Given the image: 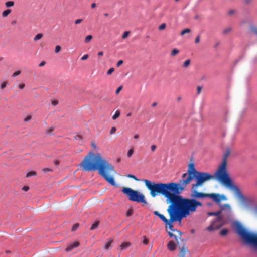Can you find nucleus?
<instances>
[{
    "mask_svg": "<svg viewBox=\"0 0 257 257\" xmlns=\"http://www.w3.org/2000/svg\"><path fill=\"white\" fill-rule=\"evenodd\" d=\"M179 53V50L175 48L173 49L171 52V55L172 56H175Z\"/></svg>",
    "mask_w": 257,
    "mask_h": 257,
    "instance_id": "nucleus-17",
    "label": "nucleus"
},
{
    "mask_svg": "<svg viewBox=\"0 0 257 257\" xmlns=\"http://www.w3.org/2000/svg\"><path fill=\"white\" fill-rule=\"evenodd\" d=\"M54 130V128L53 127H50L49 128H48L47 130H46V133L47 134H50L52 132H53Z\"/></svg>",
    "mask_w": 257,
    "mask_h": 257,
    "instance_id": "nucleus-43",
    "label": "nucleus"
},
{
    "mask_svg": "<svg viewBox=\"0 0 257 257\" xmlns=\"http://www.w3.org/2000/svg\"><path fill=\"white\" fill-rule=\"evenodd\" d=\"M89 56L88 54L84 55L81 58L82 60H85L88 58Z\"/></svg>",
    "mask_w": 257,
    "mask_h": 257,
    "instance_id": "nucleus-42",
    "label": "nucleus"
},
{
    "mask_svg": "<svg viewBox=\"0 0 257 257\" xmlns=\"http://www.w3.org/2000/svg\"><path fill=\"white\" fill-rule=\"evenodd\" d=\"M169 235L170 237H174V239L176 240L177 242L178 243V239L176 235H174L173 233H171L170 231H168Z\"/></svg>",
    "mask_w": 257,
    "mask_h": 257,
    "instance_id": "nucleus-32",
    "label": "nucleus"
},
{
    "mask_svg": "<svg viewBox=\"0 0 257 257\" xmlns=\"http://www.w3.org/2000/svg\"><path fill=\"white\" fill-rule=\"evenodd\" d=\"M116 131V128L115 127H112L110 131V134L113 135L115 133Z\"/></svg>",
    "mask_w": 257,
    "mask_h": 257,
    "instance_id": "nucleus-35",
    "label": "nucleus"
},
{
    "mask_svg": "<svg viewBox=\"0 0 257 257\" xmlns=\"http://www.w3.org/2000/svg\"><path fill=\"white\" fill-rule=\"evenodd\" d=\"M166 27V24L165 23H163L161 25H160L159 27V30H162L164 29Z\"/></svg>",
    "mask_w": 257,
    "mask_h": 257,
    "instance_id": "nucleus-36",
    "label": "nucleus"
},
{
    "mask_svg": "<svg viewBox=\"0 0 257 257\" xmlns=\"http://www.w3.org/2000/svg\"><path fill=\"white\" fill-rule=\"evenodd\" d=\"M82 21V19H77L75 21V24H80V23H81Z\"/></svg>",
    "mask_w": 257,
    "mask_h": 257,
    "instance_id": "nucleus-44",
    "label": "nucleus"
},
{
    "mask_svg": "<svg viewBox=\"0 0 257 257\" xmlns=\"http://www.w3.org/2000/svg\"><path fill=\"white\" fill-rule=\"evenodd\" d=\"M36 174H37V173L35 171L29 172L26 174V177H27V178L33 176H35V175H36Z\"/></svg>",
    "mask_w": 257,
    "mask_h": 257,
    "instance_id": "nucleus-23",
    "label": "nucleus"
},
{
    "mask_svg": "<svg viewBox=\"0 0 257 257\" xmlns=\"http://www.w3.org/2000/svg\"><path fill=\"white\" fill-rule=\"evenodd\" d=\"M85 171L98 170L99 174L110 184L116 185L113 176L111 173H116L113 166L103 159L100 153L90 152L80 164Z\"/></svg>",
    "mask_w": 257,
    "mask_h": 257,
    "instance_id": "nucleus-2",
    "label": "nucleus"
},
{
    "mask_svg": "<svg viewBox=\"0 0 257 257\" xmlns=\"http://www.w3.org/2000/svg\"><path fill=\"white\" fill-rule=\"evenodd\" d=\"M121 191L126 195L130 200L138 203H147L144 195L140 192L135 191L131 188L123 187Z\"/></svg>",
    "mask_w": 257,
    "mask_h": 257,
    "instance_id": "nucleus-7",
    "label": "nucleus"
},
{
    "mask_svg": "<svg viewBox=\"0 0 257 257\" xmlns=\"http://www.w3.org/2000/svg\"><path fill=\"white\" fill-rule=\"evenodd\" d=\"M112 242V240H109V241H108L105 244V248L106 249H108L109 247L111 246Z\"/></svg>",
    "mask_w": 257,
    "mask_h": 257,
    "instance_id": "nucleus-25",
    "label": "nucleus"
},
{
    "mask_svg": "<svg viewBox=\"0 0 257 257\" xmlns=\"http://www.w3.org/2000/svg\"><path fill=\"white\" fill-rule=\"evenodd\" d=\"M230 30H231L230 28H226L224 30L223 33L225 34L229 32Z\"/></svg>",
    "mask_w": 257,
    "mask_h": 257,
    "instance_id": "nucleus-46",
    "label": "nucleus"
},
{
    "mask_svg": "<svg viewBox=\"0 0 257 257\" xmlns=\"http://www.w3.org/2000/svg\"><path fill=\"white\" fill-rule=\"evenodd\" d=\"M227 231H228L227 229H223L220 231V234L221 235H225L227 234Z\"/></svg>",
    "mask_w": 257,
    "mask_h": 257,
    "instance_id": "nucleus-31",
    "label": "nucleus"
},
{
    "mask_svg": "<svg viewBox=\"0 0 257 257\" xmlns=\"http://www.w3.org/2000/svg\"><path fill=\"white\" fill-rule=\"evenodd\" d=\"M170 205L167 209V212L170 219H167L163 215L158 211H154V214L158 216L166 224V227H169L172 231L173 222H179L181 223L183 218L189 216L191 213L194 212L198 206H201L202 203L199 201L179 202L174 203L170 202Z\"/></svg>",
    "mask_w": 257,
    "mask_h": 257,
    "instance_id": "nucleus-1",
    "label": "nucleus"
},
{
    "mask_svg": "<svg viewBox=\"0 0 257 257\" xmlns=\"http://www.w3.org/2000/svg\"><path fill=\"white\" fill-rule=\"evenodd\" d=\"M199 41H200V37H199V36H198L197 37H196V38L195 39V42L196 43H198L199 42Z\"/></svg>",
    "mask_w": 257,
    "mask_h": 257,
    "instance_id": "nucleus-50",
    "label": "nucleus"
},
{
    "mask_svg": "<svg viewBox=\"0 0 257 257\" xmlns=\"http://www.w3.org/2000/svg\"><path fill=\"white\" fill-rule=\"evenodd\" d=\"M92 146L95 149H97V147L96 146V145L94 144V143H92Z\"/></svg>",
    "mask_w": 257,
    "mask_h": 257,
    "instance_id": "nucleus-58",
    "label": "nucleus"
},
{
    "mask_svg": "<svg viewBox=\"0 0 257 257\" xmlns=\"http://www.w3.org/2000/svg\"><path fill=\"white\" fill-rule=\"evenodd\" d=\"M134 153V149L133 148H131L130 149L128 152H127V156L128 157H130L132 154H133Z\"/></svg>",
    "mask_w": 257,
    "mask_h": 257,
    "instance_id": "nucleus-27",
    "label": "nucleus"
},
{
    "mask_svg": "<svg viewBox=\"0 0 257 257\" xmlns=\"http://www.w3.org/2000/svg\"><path fill=\"white\" fill-rule=\"evenodd\" d=\"M61 49V47L59 45H57L55 48V52L56 53H59Z\"/></svg>",
    "mask_w": 257,
    "mask_h": 257,
    "instance_id": "nucleus-30",
    "label": "nucleus"
},
{
    "mask_svg": "<svg viewBox=\"0 0 257 257\" xmlns=\"http://www.w3.org/2000/svg\"><path fill=\"white\" fill-rule=\"evenodd\" d=\"M216 177L215 175H213L207 172H198L194 177L196 183L192 185V189L196 190L199 186H201L206 181L212 180Z\"/></svg>",
    "mask_w": 257,
    "mask_h": 257,
    "instance_id": "nucleus-8",
    "label": "nucleus"
},
{
    "mask_svg": "<svg viewBox=\"0 0 257 257\" xmlns=\"http://www.w3.org/2000/svg\"><path fill=\"white\" fill-rule=\"evenodd\" d=\"M11 13V10L10 9H7L3 12L2 15L3 17H6Z\"/></svg>",
    "mask_w": 257,
    "mask_h": 257,
    "instance_id": "nucleus-15",
    "label": "nucleus"
},
{
    "mask_svg": "<svg viewBox=\"0 0 257 257\" xmlns=\"http://www.w3.org/2000/svg\"><path fill=\"white\" fill-rule=\"evenodd\" d=\"M130 246V243L123 242L120 245V248L122 250L126 249Z\"/></svg>",
    "mask_w": 257,
    "mask_h": 257,
    "instance_id": "nucleus-14",
    "label": "nucleus"
},
{
    "mask_svg": "<svg viewBox=\"0 0 257 257\" xmlns=\"http://www.w3.org/2000/svg\"><path fill=\"white\" fill-rule=\"evenodd\" d=\"M31 118L32 116L30 115H29L24 118V120L25 122H28L31 119Z\"/></svg>",
    "mask_w": 257,
    "mask_h": 257,
    "instance_id": "nucleus-33",
    "label": "nucleus"
},
{
    "mask_svg": "<svg viewBox=\"0 0 257 257\" xmlns=\"http://www.w3.org/2000/svg\"><path fill=\"white\" fill-rule=\"evenodd\" d=\"M79 245V242L78 241H74L72 243H70L67 244V246L65 249V251L69 252L73 250L74 248L78 247Z\"/></svg>",
    "mask_w": 257,
    "mask_h": 257,
    "instance_id": "nucleus-11",
    "label": "nucleus"
},
{
    "mask_svg": "<svg viewBox=\"0 0 257 257\" xmlns=\"http://www.w3.org/2000/svg\"><path fill=\"white\" fill-rule=\"evenodd\" d=\"M255 214L256 216H257V207L255 209Z\"/></svg>",
    "mask_w": 257,
    "mask_h": 257,
    "instance_id": "nucleus-62",
    "label": "nucleus"
},
{
    "mask_svg": "<svg viewBox=\"0 0 257 257\" xmlns=\"http://www.w3.org/2000/svg\"><path fill=\"white\" fill-rule=\"evenodd\" d=\"M58 102L57 100H52L51 101V104L53 105V106H56L58 104Z\"/></svg>",
    "mask_w": 257,
    "mask_h": 257,
    "instance_id": "nucleus-39",
    "label": "nucleus"
},
{
    "mask_svg": "<svg viewBox=\"0 0 257 257\" xmlns=\"http://www.w3.org/2000/svg\"><path fill=\"white\" fill-rule=\"evenodd\" d=\"M79 227V224H74L73 227H72V231H75L77 229V228H78Z\"/></svg>",
    "mask_w": 257,
    "mask_h": 257,
    "instance_id": "nucleus-38",
    "label": "nucleus"
},
{
    "mask_svg": "<svg viewBox=\"0 0 257 257\" xmlns=\"http://www.w3.org/2000/svg\"><path fill=\"white\" fill-rule=\"evenodd\" d=\"M198 172H199L195 170L194 165H190L188 173L183 174L182 179L180 181V184L184 188V186L188 184L192 180L193 177L196 175V173Z\"/></svg>",
    "mask_w": 257,
    "mask_h": 257,
    "instance_id": "nucleus-10",
    "label": "nucleus"
},
{
    "mask_svg": "<svg viewBox=\"0 0 257 257\" xmlns=\"http://www.w3.org/2000/svg\"><path fill=\"white\" fill-rule=\"evenodd\" d=\"M127 177L128 178H133L136 180H138L137 178H136V177L133 175H131V174H128L127 175Z\"/></svg>",
    "mask_w": 257,
    "mask_h": 257,
    "instance_id": "nucleus-41",
    "label": "nucleus"
},
{
    "mask_svg": "<svg viewBox=\"0 0 257 257\" xmlns=\"http://www.w3.org/2000/svg\"><path fill=\"white\" fill-rule=\"evenodd\" d=\"M43 35L42 34L39 33L35 36V37L34 38V40L35 41H38V40H40V39H41L43 37Z\"/></svg>",
    "mask_w": 257,
    "mask_h": 257,
    "instance_id": "nucleus-19",
    "label": "nucleus"
},
{
    "mask_svg": "<svg viewBox=\"0 0 257 257\" xmlns=\"http://www.w3.org/2000/svg\"><path fill=\"white\" fill-rule=\"evenodd\" d=\"M190 32V30L189 29H185L181 31V35H183L186 33H188Z\"/></svg>",
    "mask_w": 257,
    "mask_h": 257,
    "instance_id": "nucleus-29",
    "label": "nucleus"
},
{
    "mask_svg": "<svg viewBox=\"0 0 257 257\" xmlns=\"http://www.w3.org/2000/svg\"><path fill=\"white\" fill-rule=\"evenodd\" d=\"M98 224H99V221H95L94 222V223L92 225L91 228H90V229L91 230H94L95 229H96L98 226Z\"/></svg>",
    "mask_w": 257,
    "mask_h": 257,
    "instance_id": "nucleus-20",
    "label": "nucleus"
},
{
    "mask_svg": "<svg viewBox=\"0 0 257 257\" xmlns=\"http://www.w3.org/2000/svg\"><path fill=\"white\" fill-rule=\"evenodd\" d=\"M156 149V145H152L151 146V151H154Z\"/></svg>",
    "mask_w": 257,
    "mask_h": 257,
    "instance_id": "nucleus-47",
    "label": "nucleus"
},
{
    "mask_svg": "<svg viewBox=\"0 0 257 257\" xmlns=\"http://www.w3.org/2000/svg\"><path fill=\"white\" fill-rule=\"evenodd\" d=\"M253 32L257 34V29L256 28H253Z\"/></svg>",
    "mask_w": 257,
    "mask_h": 257,
    "instance_id": "nucleus-60",
    "label": "nucleus"
},
{
    "mask_svg": "<svg viewBox=\"0 0 257 257\" xmlns=\"http://www.w3.org/2000/svg\"><path fill=\"white\" fill-rule=\"evenodd\" d=\"M181 97H177V100H178V101H180V100H181Z\"/></svg>",
    "mask_w": 257,
    "mask_h": 257,
    "instance_id": "nucleus-63",
    "label": "nucleus"
},
{
    "mask_svg": "<svg viewBox=\"0 0 257 257\" xmlns=\"http://www.w3.org/2000/svg\"><path fill=\"white\" fill-rule=\"evenodd\" d=\"M140 137V135L138 134H136L133 136V138L135 139H138Z\"/></svg>",
    "mask_w": 257,
    "mask_h": 257,
    "instance_id": "nucleus-52",
    "label": "nucleus"
},
{
    "mask_svg": "<svg viewBox=\"0 0 257 257\" xmlns=\"http://www.w3.org/2000/svg\"><path fill=\"white\" fill-rule=\"evenodd\" d=\"M103 55V52L102 51H100L98 53V57H100L101 56H102Z\"/></svg>",
    "mask_w": 257,
    "mask_h": 257,
    "instance_id": "nucleus-56",
    "label": "nucleus"
},
{
    "mask_svg": "<svg viewBox=\"0 0 257 257\" xmlns=\"http://www.w3.org/2000/svg\"><path fill=\"white\" fill-rule=\"evenodd\" d=\"M123 63V61L122 60H119L117 62V66L119 67V66H120Z\"/></svg>",
    "mask_w": 257,
    "mask_h": 257,
    "instance_id": "nucleus-51",
    "label": "nucleus"
},
{
    "mask_svg": "<svg viewBox=\"0 0 257 257\" xmlns=\"http://www.w3.org/2000/svg\"><path fill=\"white\" fill-rule=\"evenodd\" d=\"M230 154V150L227 148L223 156L222 160L215 172L216 178L225 187L233 192L236 196L241 200L245 198L240 192L238 187L232 181L227 170V158Z\"/></svg>",
    "mask_w": 257,
    "mask_h": 257,
    "instance_id": "nucleus-4",
    "label": "nucleus"
},
{
    "mask_svg": "<svg viewBox=\"0 0 257 257\" xmlns=\"http://www.w3.org/2000/svg\"><path fill=\"white\" fill-rule=\"evenodd\" d=\"M114 71V69L113 68H111L109 69L107 71V74L110 75L112 74V73Z\"/></svg>",
    "mask_w": 257,
    "mask_h": 257,
    "instance_id": "nucleus-40",
    "label": "nucleus"
},
{
    "mask_svg": "<svg viewBox=\"0 0 257 257\" xmlns=\"http://www.w3.org/2000/svg\"><path fill=\"white\" fill-rule=\"evenodd\" d=\"M232 227L246 243L257 247L256 235L247 231L239 222H234L232 224Z\"/></svg>",
    "mask_w": 257,
    "mask_h": 257,
    "instance_id": "nucleus-6",
    "label": "nucleus"
},
{
    "mask_svg": "<svg viewBox=\"0 0 257 257\" xmlns=\"http://www.w3.org/2000/svg\"><path fill=\"white\" fill-rule=\"evenodd\" d=\"M148 242H149L148 240L145 237H144V240H143L144 244H147L148 243Z\"/></svg>",
    "mask_w": 257,
    "mask_h": 257,
    "instance_id": "nucleus-49",
    "label": "nucleus"
},
{
    "mask_svg": "<svg viewBox=\"0 0 257 257\" xmlns=\"http://www.w3.org/2000/svg\"><path fill=\"white\" fill-rule=\"evenodd\" d=\"M21 73V70H17L15 71L12 75V76L13 77H17V76L19 75Z\"/></svg>",
    "mask_w": 257,
    "mask_h": 257,
    "instance_id": "nucleus-26",
    "label": "nucleus"
},
{
    "mask_svg": "<svg viewBox=\"0 0 257 257\" xmlns=\"http://www.w3.org/2000/svg\"><path fill=\"white\" fill-rule=\"evenodd\" d=\"M95 6H96V4L95 3H93L91 4V7L92 8H94L95 7Z\"/></svg>",
    "mask_w": 257,
    "mask_h": 257,
    "instance_id": "nucleus-59",
    "label": "nucleus"
},
{
    "mask_svg": "<svg viewBox=\"0 0 257 257\" xmlns=\"http://www.w3.org/2000/svg\"><path fill=\"white\" fill-rule=\"evenodd\" d=\"M43 171L44 172H52L53 171V169H51V168H44L43 169Z\"/></svg>",
    "mask_w": 257,
    "mask_h": 257,
    "instance_id": "nucleus-37",
    "label": "nucleus"
},
{
    "mask_svg": "<svg viewBox=\"0 0 257 257\" xmlns=\"http://www.w3.org/2000/svg\"><path fill=\"white\" fill-rule=\"evenodd\" d=\"M92 39V36L91 35H89L85 37V42L86 43H88Z\"/></svg>",
    "mask_w": 257,
    "mask_h": 257,
    "instance_id": "nucleus-24",
    "label": "nucleus"
},
{
    "mask_svg": "<svg viewBox=\"0 0 257 257\" xmlns=\"http://www.w3.org/2000/svg\"><path fill=\"white\" fill-rule=\"evenodd\" d=\"M156 105H157V103H156V102H154V103H153L152 104V106L153 107H155V106H156Z\"/></svg>",
    "mask_w": 257,
    "mask_h": 257,
    "instance_id": "nucleus-61",
    "label": "nucleus"
},
{
    "mask_svg": "<svg viewBox=\"0 0 257 257\" xmlns=\"http://www.w3.org/2000/svg\"><path fill=\"white\" fill-rule=\"evenodd\" d=\"M130 34V31H125L122 35V38L123 39H125L127 38L128 37V36H129Z\"/></svg>",
    "mask_w": 257,
    "mask_h": 257,
    "instance_id": "nucleus-22",
    "label": "nucleus"
},
{
    "mask_svg": "<svg viewBox=\"0 0 257 257\" xmlns=\"http://www.w3.org/2000/svg\"><path fill=\"white\" fill-rule=\"evenodd\" d=\"M131 113H128V114H127V117H130V116H131Z\"/></svg>",
    "mask_w": 257,
    "mask_h": 257,
    "instance_id": "nucleus-64",
    "label": "nucleus"
},
{
    "mask_svg": "<svg viewBox=\"0 0 257 257\" xmlns=\"http://www.w3.org/2000/svg\"><path fill=\"white\" fill-rule=\"evenodd\" d=\"M18 87L19 89L22 90L25 87V84L24 83H20L19 84Z\"/></svg>",
    "mask_w": 257,
    "mask_h": 257,
    "instance_id": "nucleus-28",
    "label": "nucleus"
},
{
    "mask_svg": "<svg viewBox=\"0 0 257 257\" xmlns=\"http://www.w3.org/2000/svg\"><path fill=\"white\" fill-rule=\"evenodd\" d=\"M188 251V249H186L185 247L183 246L180 249V254L181 257H184L186 253Z\"/></svg>",
    "mask_w": 257,
    "mask_h": 257,
    "instance_id": "nucleus-13",
    "label": "nucleus"
},
{
    "mask_svg": "<svg viewBox=\"0 0 257 257\" xmlns=\"http://www.w3.org/2000/svg\"><path fill=\"white\" fill-rule=\"evenodd\" d=\"M29 189V187L27 186H24L22 188V190L24 191H27Z\"/></svg>",
    "mask_w": 257,
    "mask_h": 257,
    "instance_id": "nucleus-48",
    "label": "nucleus"
},
{
    "mask_svg": "<svg viewBox=\"0 0 257 257\" xmlns=\"http://www.w3.org/2000/svg\"><path fill=\"white\" fill-rule=\"evenodd\" d=\"M122 89V86H119V87H118L117 89L116 90V94H118L119 93V92Z\"/></svg>",
    "mask_w": 257,
    "mask_h": 257,
    "instance_id": "nucleus-45",
    "label": "nucleus"
},
{
    "mask_svg": "<svg viewBox=\"0 0 257 257\" xmlns=\"http://www.w3.org/2000/svg\"><path fill=\"white\" fill-rule=\"evenodd\" d=\"M132 214V210H129L127 211V213H126V215L127 216H129L130 215H131Z\"/></svg>",
    "mask_w": 257,
    "mask_h": 257,
    "instance_id": "nucleus-54",
    "label": "nucleus"
},
{
    "mask_svg": "<svg viewBox=\"0 0 257 257\" xmlns=\"http://www.w3.org/2000/svg\"><path fill=\"white\" fill-rule=\"evenodd\" d=\"M208 215H215L216 219L208 226L206 230L212 231L218 229L223 225L227 223L231 216V208L230 206L226 204L221 206V210L216 212H208Z\"/></svg>",
    "mask_w": 257,
    "mask_h": 257,
    "instance_id": "nucleus-5",
    "label": "nucleus"
},
{
    "mask_svg": "<svg viewBox=\"0 0 257 257\" xmlns=\"http://www.w3.org/2000/svg\"><path fill=\"white\" fill-rule=\"evenodd\" d=\"M192 190L193 193L191 194V196L193 198H200L209 197L218 203H220L221 201H225L227 200L226 197L223 194L220 195L217 193L204 194L198 192L196 190Z\"/></svg>",
    "mask_w": 257,
    "mask_h": 257,
    "instance_id": "nucleus-9",
    "label": "nucleus"
},
{
    "mask_svg": "<svg viewBox=\"0 0 257 257\" xmlns=\"http://www.w3.org/2000/svg\"><path fill=\"white\" fill-rule=\"evenodd\" d=\"M190 60L189 59H187L185 60L183 64V68H187L190 64Z\"/></svg>",
    "mask_w": 257,
    "mask_h": 257,
    "instance_id": "nucleus-16",
    "label": "nucleus"
},
{
    "mask_svg": "<svg viewBox=\"0 0 257 257\" xmlns=\"http://www.w3.org/2000/svg\"><path fill=\"white\" fill-rule=\"evenodd\" d=\"M53 163L56 166L58 165L59 164V163H60L59 161L58 160H54Z\"/></svg>",
    "mask_w": 257,
    "mask_h": 257,
    "instance_id": "nucleus-53",
    "label": "nucleus"
},
{
    "mask_svg": "<svg viewBox=\"0 0 257 257\" xmlns=\"http://www.w3.org/2000/svg\"><path fill=\"white\" fill-rule=\"evenodd\" d=\"M120 114V113L119 110L116 111L114 114L112 116V119L113 120H115L116 119H117L118 117H119Z\"/></svg>",
    "mask_w": 257,
    "mask_h": 257,
    "instance_id": "nucleus-18",
    "label": "nucleus"
},
{
    "mask_svg": "<svg viewBox=\"0 0 257 257\" xmlns=\"http://www.w3.org/2000/svg\"><path fill=\"white\" fill-rule=\"evenodd\" d=\"M167 248L170 251H173L176 248V244L172 241H170L167 244Z\"/></svg>",
    "mask_w": 257,
    "mask_h": 257,
    "instance_id": "nucleus-12",
    "label": "nucleus"
},
{
    "mask_svg": "<svg viewBox=\"0 0 257 257\" xmlns=\"http://www.w3.org/2000/svg\"><path fill=\"white\" fill-rule=\"evenodd\" d=\"M45 64V61H42L39 64V66L40 67H42Z\"/></svg>",
    "mask_w": 257,
    "mask_h": 257,
    "instance_id": "nucleus-57",
    "label": "nucleus"
},
{
    "mask_svg": "<svg viewBox=\"0 0 257 257\" xmlns=\"http://www.w3.org/2000/svg\"><path fill=\"white\" fill-rule=\"evenodd\" d=\"M7 85V81H4L1 84V88L2 89H4Z\"/></svg>",
    "mask_w": 257,
    "mask_h": 257,
    "instance_id": "nucleus-34",
    "label": "nucleus"
},
{
    "mask_svg": "<svg viewBox=\"0 0 257 257\" xmlns=\"http://www.w3.org/2000/svg\"><path fill=\"white\" fill-rule=\"evenodd\" d=\"M14 5V2L13 1H8L5 3V6L9 8L13 7Z\"/></svg>",
    "mask_w": 257,
    "mask_h": 257,
    "instance_id": "nucleus-21",
    "label": "nucleus"
},
{
    "mask_svg": "<svg viewBox=\"0 0 257 257\" xmlns=\"http://www.w3.org/2000/svg\"><path fill=\"white\" fill-rule=\"evenodd\" d=\"M201 89H202V87L201 86H198L197 88V93L199 94L200 93L201 90Z\"/></svg>",
    "mask_w": 257,
    "mask_h": 257,
    "instance_id": "nucleus-55",
    "label": "nucleus"
},
{
    "mask_svg": "<svg viewBox=\"0 0 257 257\" xmlns=\"http://www.w3.org/2000/svg\"><path fill=\"white\" fill-rule=\"evenodd\" d=\"M146 186L150 191L152 197H155L159 194H162L166 198V202L179 203V202L197 201L194 199H184L178 195L184 190L180 184L175 183H156L148 180H144Z\"/></svg>",
    "mask_w": 257,
    "mask_h": 257,
    "instance_id": "nucleus-3",
    "label": "nucleus"
}]
</instances>
